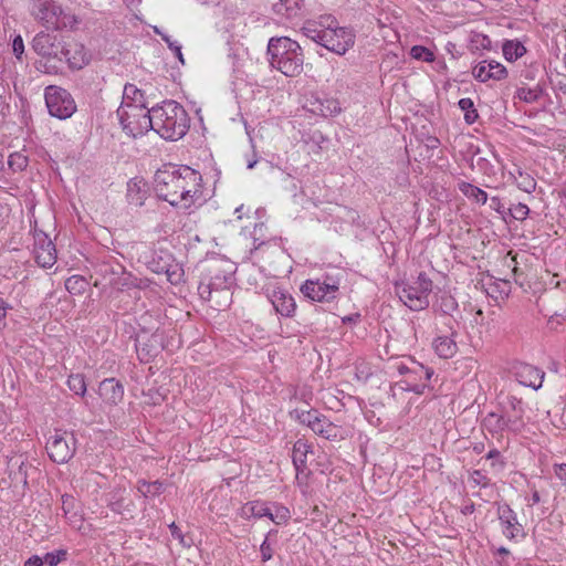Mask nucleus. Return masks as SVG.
<instances>
[{"label":"nucleus","instance_id":"obj_1","mask_svg":"<svg viewBox=\"0 0 566 566\" xmlns=\"http://www.w3.org/2000/svg\"><path fill=\"white\" fill-rule=\"evenodd\" d=\"M190 127V118L181 104L166 99L153 106V130L166 140L182 138Z\"/></svg>","mask_w":566,"mask_h":566},{"label":"nucleus","instance_id":"obj_2","mask_svg":"<svg viewBox=\"0 0 566 566\" xmlns=\"http://www.w3.org/2000/svg\"><path fill=\"white\" fill-rule=\"evenodd\" d=\"M269 61L273 69L289 77L297 76L303 71L304 55L301 45L287 38H271L268 43Z\"/></svg>","mask_w":566,"mask_h":566},{"label":"nucleus","instance_id":"obj_3","mask_svg":"<svg viewBox=\"0 0 566 566\" xmlns=\"http://www.w3.org/2000/svg\"><path fill=\"white\" fill-rule=\"evenodd\" d=\"M31 15L46 29H73L77 19L55 0H29Z\"/></svg>","mask_w":566,"mask_h":566},{"label":"nucleus","instance_id":"obj_4","mask_svg":"<svg viewBox=\"0 0 566 566\" xmlns=\"http://www.w3.org/2000/svg\"><path fill=\"white\" fill-rule=\"evenodd\" d=\"M235 264L228 260H219L211 264L208 273L198 285V294L203 301H211L212 293L226 292L234 285Z\"/></svg>","mask_w":566,"mask_h":566},{"label":"nucleus","instance_id":"obj_5","mask_svg":"<svg viewBox=\"0 0 566 566\" xmlns=\"http://www.w3.org/2000/svg\"><path fill=\"white\" fill-rule=\"evenodd\" d=\"M116 115L123 132L129 137L137 138L153 130V107L147 104L122 103Z\"/></svg>","mask_w":566,"mask_h":566},{"label":"nucleus","instance_id":"obj_6","mask_svg":"<svg viewBox=\"0 0 566 566\" xmlns=\"http://www.w3.org/2000/svg\"><path fill=\"white\" fill-rule=\"evenodd\" d=\"M509 405L515 415L502 407L500 412L491 411L483 419V426L492 434H499L506 430L517 431L523 427L524 408L522 399L509 396Z\"/></svg>","mask_w":566,"mask_h":566},{"label":"nucleus","instance_id":"obj_7","mask_svg":"<svg viewBox=\"0 0 566 566\" xmlns=\"http://www.w3.org/2000/svg\"><path fill=\"white\" fill-rule=\"evenodd\" d=\"M399 375L403 376V379L396 382L402 390L415 392L416 395H423L428 389L429 381L432 378L434 370L430 367L410 359V364L407 365L403 361H395L391 365Z\"/></svg>","mask_w":566,"mask_h":566},{"label":"nucleus","instance_id":"obj_8","mask_svg":"<svg viewBox=\"0 0 566 566\" xmlns=\"http://www.w3.org/2000/svg\"><path fill=\"white\" fill-rule=\"evenodd\" d=\"M155 192L161 200L169 202L172 207L184 208V199L181 195L180 166H168L158 169L155 174Z\"/></svg>","mask_w":566,"mask_h":566},{"label":"nucleus","instance_id":"obj_9","mask_svg":"<svg viewBox=\"0 0 566 566\" xmlns=\"http://www.w3.org/2000/svg\"><path fill=\"white\" fill-rule=\"evenodd\" d=\"M432 280L420 272L413 282L397 285V294L401 302L411 311H421L429 306V295L432 292Z\"/></svg>","mask_w":566,"mask_h":566},{"label":"nucleus","instance_id":"obj_10","mask_svg":"<svg viewBox=\"0 0 566 566\" xmlns=\"http://www.w3.org/2000/svg\"><path fill=\"white\" fill-rule=\"evenodd\" d=\"M63 44V36L44 31L36 33L32 40V49L38 55L46 59L45 62L39 61L36 63V69L40 71L44 70L46 73H52V71L55 72L57 66L49 65V62H59V55L62 53Z\"/></svg>","mask_w":566,"mask_h":566},{"label":"nucleus","instance_id":"obj_11","mask_svg":"<svg viewBox=\"0 0 566 566\" xmlns=\"http://www.w3.org/2000/svg\"><path fill=\"white\" fill-rule=\"evenodd\" d=\"M76 442L72 431L55 429L45 446L49 458L57 464L67 463L76 452Z\"/></svg>","mask_w":566,"mask_h":566},{"label":"nucleus","instance_id":"obj_12","mask_svg":"<svg viewBox=\"0 0 566 566\" xmlns=\"http://www.w3.org/2000/svg\"><path fill=\"white\" fill-rule=\"evenodd\" d=\"M44 98L50 115L59 119L70 118L76 111V104L72 94L60 86H48L44 92Z\"/></svg>","mask_w":566,"mask_h":566},{"label":"nucleus","instance_id":"obj_13","mask_svg":"<svg viewBox=\"0 0 566 566\" xmlns=\"http://www.w3.org/2000/svg\"><path fill=\"white\" fill-rule=\"evenodd\" d=\"M135 347L142 363H149L165 348V331L157 328L153 333L142 329L135 339Z\"/></svg>","mask_w":566,"mask_h":566},{"label":"nucleus","instance_id":"obj_14","mask_svg":"<svg viewBox=\"0 0 566 566\" xmlns=\"http://www.w3.org/2000/svg\"><path fill=\"white\" fill-rule=\"evenodd\" d=\"M432 310L436 314L448 317L446 325L449 327L451 336L457 335L455 327H459L463 321L458 301L449 292H439L434 295Z\"/></svg>","mask_w":566,"mask_h":566},{"label":"nucleus","instance_id":"obj_15","mask_svg":"<svg viewBox=\"0 0 566 566\" xmlns=\"http://www.w3.org/2000/svg\"><path fill=\"white\" fill-rule=\"evenodd\" d=\"M355 43V34L344 27L323 29L322 46L338 55H344Z\"/></svg>","mask_w":566,"mask_h":566},{"label":"nucleus","instance_id":"obj_16","mask_svg":"<svg viewBox=\"0 0 566 566\" xmlns=\"http://www.w3.org/2000/svg\"><path fill=\"white\" fill-rule=\"evenodd\" d=\"M33 240L32 253L35 263L40 268L51 269L57 259L55 244L44 231L38 229L33 232Z\"/></svg>","mask_w":566,"mask_h":566},{"label":"nucleus","instance_id":"obj_17","mask_svg":"<svg viewBox=\"0 0 566 566\" xmlns=\"http://www.w3.org/2000/svg\"><path fill=\"white\" fill-rule=\"evenodd\" d=\"M201 179V175L197 170L189 166H180V180L184 181L181 184V195L186 197L184 199V209H189L202 197Z\"/></svg>","mask_w":566,"mask_h":566},{"label":"nucleus","instance_id":"obj_18","mask_svg":"<svg viewBox=\"0 0 566 566\" xmlns=\"http://www.w3.org/2000/svg\"><path fill=\"white\" fill-rule=\"evenodd\" d=\"M497 518L503 527L502 533L507 539L514 541L518 536L526 537L523 525L517 520V514L507 503L497 504Z\"/></svg>","mask_w":566,"mask_h":566},{"label":"nucleus","instance_id":"obj_19","mask_svg":"<svg viewBox=\"0 0 566 566\" xmlns=\"http://www.w3.org/2000/svg\"><path fill=\"white\" fill-rule=\"evenodd\" d=\"M91 56L82 43L64 40L62 53L59 55V62L67 63L72 70H81L90 63Z\"/></svg>","mask_w":566,"mask_h":566},{"label":"nucleus","instance_id":"obj_20","mask_svg":"<svg viewBox=\"0 0 566 566\" xmlns=\"http://www.w3.org/2000/svg\"><path fill=\"white\" fill-rule=\"evenodd\" d=\"M268 300L272 304L276 315L283 318H292L296 312V302L289 291L275 287L268 293Z\"/></svg>","mask_w":566,"mask_h":566},{"label":"nucleus","instance_id":"obj_21","mask_svg":"<svg viewBox=\"0 0 566 566\" xmlns=\"http://www.w3.org/2000/svg\"><path fill=\"white\" fill-rule=\"evenodd\" d=\"M513 370L521 385L534 390H538L542 387L545 373L541 368L526 363H516L513 366Z\"/></svg>","mask_w":566,"mask_h":566},{"label":"nucleus","instance_id":"obj_22","mask_svg":"<svg viewBox=\"0 0 566 566\" xmlns=\"http://www.w3.org/2000/svg\"><path fill=\"white\" fill-rule=\"evenodd\" d=\"M272 10L280 19L300 21L305 17L304 0H277Z\"/></svg>","mask_w":566,"mask_h":566},{"label":"nucleus","instance_id":"obj_23","mask_svg":"<svg viewBox=\"0 0 566 566\" xmlns=\"http://www.w3.org/2000/svg\"><path fill=\"white\" fill-rule=\"evenodd\" d=\"M472 74L480 82L500 81L507 76V70L496 61H482L473 67Z\"/></svg>","mask_w":566,"mask_h":566},{"label":"nucleus","instance_id":"obj_24","mask_svg":"<svg viewBox=\"0 0 566 566\" xmlns=\"http://www.w3.org/2000/svg\"><path fill=\"white\" fill-rule=\"evenodd\" d=\"M98 395L108 406H117L124 399V386L115 378H106L99 382Z\"/></svg>","mask_w":566,"mask_h":566},{"label":"nucleus","instance_id":"obj_25","mask_svg":"<svg viewBox=\"0 0 566 566\" xmlns=\"http://www.w3.org/2000/svg\"><path fill=\"white\" fill-rule=\"evenodd\" d=\"M313 452L312 446L305 439H298L293 446L292 462L296 471V479L300 474L308 475L307 454Z\"/></svg>","mask_w":566,"mask_h":566},{"label":"nucleus","instance_id":"obj_26","mask_svg":"<svg viewBox=\"0 0 566 566\" xmlns=\"http://www.w3.org/2000/svg\"><path fill=\"white\" fill-rule=\"evenodd\" d=\"M300 290L306 298L313 302L328 303L338 297L336 293L329 294L328 291H325L324 285L316 280H306Z\"/></svg>","mask_w":566,"mask_h":566},{"label":"nucleus","instance_id":"obj_27","mask_svg":"<svg viewBox=\"0 0 566 566\" xmlns=\"http://www.w3.org/2000/svg\"><path fill=\"white\" fill-rule=\"evenodd\" d=\"M174 256L164 250L153 251L150 259L147 261V268L156 273L163 274L169 271V265L172 262Z\"/></svg>","mask_w":566,"mask_h":566},{"label":"nucleus","instance_id":"obj_28","mask_svg":"<svg viewBox=\"0 0 566 566\" xmlns=\"http://www.w3.org/2000/svg\"><path fill=\"white\" fill-rule=\"evenodd\" d=\"M311 430L315 434H318L331 441H335L339 438L338 427L331 422L326 416L322 417L321 420L317 421Z\"/></svg>","mask_w":566,"mask_h":566},{"label":"nucleus","instance_id":"obj_29","mask_svg":"<svg viewBox=\"0 0 566 566\" xmlns=\"http://www.w3.org/2000/svg\"><path fill=\"white\" fill-rule=\"evenodd\" d=\"M433 348L440 358H451L458 350L457 343L449 336H439L433 340Z\"/></svg>","mask_w":566,"mask_h":566},{"label":"nucleus","instance_id":"obj_30","mask_svg":"<svg viewBox=\"0 0 566 566\" xmlns=\"http://www.w3.org/2000/svg\"><path fill=\"white\" fill-rule=\"evenodd\" d=\"M544 94L543 86L538 83L534 87H517L514 98H517L521 102L526 104H533L541 99Z\"/></svg>","mask_w":566,"mask_h":566},{"label":"nucleus","instance_id":"obj_31","mask_svg":"<svg viewBox=\"0 0 566 566\" xmlns=\"http://www.w3.org/2000/svg\"><path fill=\"white\" fill-rule=\"evenodd\" d=\"M502 52L509 62H514L522 57L527 52V50L521 41L515 39L505 40L502 44Z\"/></svg>","mask_w":566,"mask_h":566},{"label":"nucleus","instance_id":"obj_32","mask_svg":"<svg viewBox=\"0 0 566 566\" xmlns=\"http://www.w3.org/2000/svg\"><path fill=\"white\" fill-rule=\"evenodd\" d=\"M147 190L135 180H129L127 184L126 199L129 205L140 207L146 199Z\"/></svg>","mask_w":566,"mask_h":566},{"label":"nucleus","instance_id":"obj_33","mask_svg":"<svg viewBox=\"0 0 566 566\" xmlns=\"http://www.w3.org/2000/svg\"><path fill=\"white\" fill-rule=\"evenodd\" d=\"M458 188L467 198L472 199L478 203L485 205L488 201V193L483 189L470 182L460 181L458 184Z\"/></svg>","mask_w":566,"mask_h":566},{"label":"nucleus","instance_id":"obj_34","mask_svg":"<svg viewBox=\"0 0 566 566\" xmlns=\"http://www.w3.org/2000/svg\"><path fill=\"white\" fill-rule=\"evenodd\" d=\"M277 531L270 530L265 535L264 541L260 545L261 560L262 563H266L272 559L274 554V544L276 543Z\"/></svg>","mask_w":566,"mask_h":566},{"label":"nucleus","instance_id":"obj_35","mask_svg":"<svg viewBox=\"0 0 566 566\" xmlns=\"http://www.w3.org/2000/svg\"><path fill=\"white\" fill-rule=\"evenodd\" d=\"M137 490L145 497L148 496H158L164 492V483L159 480L148 482L146 480H138Z\"/></svg>","mask_w":566,"mask_h":566},{"label":"nucleus","instance_id":"obj_36","mask_svg":"<svg viewBox=\"0 0 566 566\" xmlns=\"http://www.w3.org/2000/svg\"><path fill=\"white\" fill-rule=\"evenodd\" d=\"M88 286L87 280L82 275H72L65 281V289L73 295H82Z\"/></svg>","mask_w":566,"mask_h":566},{"label":"nucleus","instance_id":"obj_37","mask_svg":"<svg viewBox=\"0 0 566 566\" xmlns=\"http://www.w3.org/2000/svg\"><path fill=\"white\" fill-rule=\"evenodd\" d=\"M132 504V502L126 503V500L120 492H112L107 501V506L116 514H123L125 511H130L129 506Z\"/></svg>","mask_w":566,"mask_h":566},{"label":"nucleus","instance_id":"obj_38","mask_svg":"<svg viewBox=\"0 0 566 566\" xmlns=\"http://www.w3.org/2000/svg\"><path fill=\"white\" fill-rule=\"evenodd\" d=\"M295 417L300 423L307 426L310 429L314 427V424L321 420L324 415H322L316 409L311 410H294Z\"/></svg>","mask_w":566,"mask_h":566},{"label":"nucleus","instance_id":"obj_39","mask_svg":"<svg viewBox=\"0 0 566 566\" xmlns=\"http://www.w3.org/2000/svg\"><path fill=\"white\" fill-rule=\"evenodd\" d=\"M129 104H146L144 92L134 84H126L123 92V102Z\"/></svg>","mask_w":566,"mask_h":566},{"label":"nucleus","instance_id":"obj_40","mask_svg":"<svg viewBox=\"0 0 566 566\" xmlns=\"http://www.w3.org/2000/svg\"><path fill=\"white\" fill-rule=\"evenodd\" d=\"M461 111L464 112V120L467 124L472 125L479 118V113L474 107V103L471 98L464 97L458 102Z\"/></svg>","mask_w":566,"mask_h":566},{"label":"nucleus","instance_id":"obj_41","mask_svg":"<svg viewBox=\"0 0 566 566\" xmlns=\"http://www.w3.org/2000/svg\"><path fill=\"white\" fill-rule=\"evenodd\" d=\"M67 387L75 395L84 396L86 394V382L83 374H72L67 378Z\"/></svg>","mask_w":566,"mask_h":566},{"label":"nucleus","instance_id":"obj_42","mask_svg":"<svg viewBox=\"0 0 566 566\" xmlns=\"http://www.w3.org/2000/svg\"><path fill=\"white\" fill-rule=\"evenodd\" d=\"M29 164L28 157L21 151H14L10 154L8 158V166L12 170V172L23 171Z\"/></svg>","mask_w":566,"mask_h":566},{"label":"nucleus","instance_id":"obj_43","mask_svg":"<svg viewBox=\"0 0 566 566\" xmlns=\"http://www.w3.org/2000/svg\"><path fill=\"white\" fill-rule=\"evenodd\" d=\"M291 518L290 510L281 504L274 503L271 507L270 520L276 525L286 523Z\"/></svg>","mask_w":566,"mask_h":566},{"label":"nucleus","instance_id":"obj_44","mask_svg":"<svg viewBox=\"0 0 566 566\" xmlns=\"http://www.w3.org/2000/svg\"><path fill=\"white\" fill-rule=\"evenodd\" d=\"M409 55L415 60L428 63L434 61V53L423 45H413L409 51Z\"/></svg>","mask_w":566,"mask_h":566},{"label":"nucleus","instance_id":"obj_45","mask_svg":"<svg viewBox=\"0 0 566 566\" xmlns=\"http://www.w3.org/2000/svg\"><path fill=\"white\" fill-rule=\"evenodd\" d=\"M62 511L65 517L73 518L78 515L76 506V500L70 494H63L62 497Z\"/></svg>","mask_w":566,"mask_h":566},{"label":"nucleus","instance_id":"obj_46","mask_svg":"<svg viewBox=\"0 0 566 566\" xmlns=\"http://www.w3.org/2000/svg\"><path fill=\"white\" fill-rule=\"evenodd\" d=\"M316 281L324 285L325 291H328V293H336L338 295L339 293V283L340 280L332 274H323L322 276L317 277Z\"/></svg>","mask_w":566,"mask_h":566},{"label":"nucleus","instance_id":"obj_47","mask_svg":"<svg viewBox=\"0 0 566 566\" xmlns=\"http://www.w3.org/2000/svg\"><path fill=\"white\" fill-rule=\"evenodd\" d=\"M163 274H166L167 280L171 284L178 285L179 283H181L184 281L185 272H184L181 265L176 263L175 259H174L172 262L169 265V271L168 272H164Z\"/></svg>","mask_w":566,"mask_h":566},{"label":"nucleus","instance_id":"obj_48","mask_svg":"<svg viewBox=\"0 0 566 566\" xmlns=\"http://www.w3.org/2000/svg\"><path fill=\"white\" fill-rule=\"evenodd\" d=\"M67 555H69V553L64 548L56 549V551H53V552H49L42 558L43 559V564L45 563L49 566H56L61 562L66 560Z\"/></svg>","mask_w":566,"mask_h":566},{"label":"nucleus","instance_id":"obj_49","mask_svg":"<svg viewBox=\"0 0 566 566\" xmlns=\"http://www.w3.org/2000/svg\"><path fill=\"white\" fill-rule=\"evenodd\" d=\"M509 213L513 219L523 221L530 214V208L525 203L518 202L509 208Z\"/></svg>","mask_w":566,"mask_h":566},{"label":"nucleus","instance_id":"obj_50","mask_svg":"<svg viewBox=\"0 0 566 566\" xmlns=\"http://www.w3.org/2000/svg\"><path fill=\"white\" fill-rule=\"evenodd\" d=\"M250 512L254 517H269L271 515V507L260 502L250 503Z\"/></svg>","mask_w":566,"mask_h":566},{"label":"nucleus","instance_id":"obj_51","mask_svg":"<svg viewBox=\"0 0 566 566\" xmlns=\"http://www.w3.org/2000/svg\"><path fill=\"white\" fill-rule=\"evenodd\" d=\"M163 41L174 52V54L178 59V61L182 65H185V59H184V55L181 52V44H179L177 41L172 40L171 36L168 34H163Z\"/></svg>","mask_w":566,"mask_h":566},{"label":"nucleus","instance_id":"obj_52","mask_svg":"<svg viewBox=\"0 0 566 566\" xmlns=\"http://www.w3.org/2000/svg\"><path fill=\"white\" fill-rule=\"evenodd\" d=\"M520 177L522 180L518 182V188L527 193H531L536 188V181L533 177H531L528 174H523L520 171Z\"/></svg>","mask_w":566,"mask_h":566},{"label":"nucleus","instance_id":"obj_53","mask_svg":"<svg viewBox=\"0 0 566 566\" xmlns=\"http://www.w3.org/2000/svg\"><path fill=\"white\" fill-rule=\"evenodd\" d=\"M146 284L142 279H137L133 276L132 274H127V276L122 279L120 282V290L129 289V287H136V289H143Z\"/></svg>","mask_w":566,"mask_h":566},{"label":"nucleus","instance_id":"obj_54","mask_svg":"<svg viewBox=\"0 0 566 566\" xmlns=\"http://www.w3.org/2000/svg\"><path fill=\"white\" fill-rule=\"evenodd\" d=\"M470 481L481 488H488L490 485V479L481 470H473L470 475Z\"/></svg>","mask_w":566,"mask_h":566},{"label":"nucleus","instance_id":"obj_55","mask_svg":"<svg viewBox=\"0 0 566 566\" xmlns=\"http://www.w3.org/2000/svg\"><path fill=\"white\" fill-rule=\"evenodd\" d=\"M304 31H305V35L308 39H311L314 42H316L317 44L322 45V43H323V29L318 30V29H315V28L306 27V28H304Z\"/></svg>","mask_w":566,"mask_h":566},{"label":"nucleus","instance_id":"obj_56","mask_svg":"<svg viewBox=\"0 0 566 566\" xmlns=\"http://www.w3.org/2000/svg\"><path fill=\"white\" fill-rule=\"evenodd\" d=\"M12 51H13V54L15 55V57L21 61L22 60V54L24 52V43H23V39L21 35H17L14 39H13V42H12Z\"/></svg>","mask_w":566,"mask_h":566},{"label":"nucleus","instance_id":"obj_57","mask_svg":"<svg viewBox=\"0 0 566 566\" xmlns=\"http://www.w3.org/2000/svg\"><path fill=\"white\" fill-rule=\"evenodd\" d=\"M488 460H492L491 465L494 468L497 463L500 467H504L505 462L501 459V452L497 449H492L485 455Z\"/></svg>","mask_w":566,"mask_h":566},{"label":"nucleus","instance_id":"obj_58","mask_svg":"<svg viewBox=\"0 0 566 566\" xmlns=\"http://www.w3.org/2000/svg\"><path fill=\"white\" fill-rule=\"evenodd\" d=\"M554 473L559 480L566 482V463L554 464Z\"/></svg>","mask_w":566,"mask_h":566},{"label":"nucleus","instance_id":"obj_59","mask_svg":"<svg viewBox=\"0 0 566 566\" xmlns=\"http://www.w3.org/2000/svg\"><path fill=\"white\" fill-rule=\"evenodd\" d=\"M491 208L497 211L499 213H505V208L499 197L491 198Z\"/></svg>","mask_w":566,"mask_h":566},{"label":"nucleus","instance_id":"obj_60","mask_svg":"<svg viewBox=\"0 0 566 566\" xmlns=\"http://www.w3.org/2000/svg\"><path fill=\"white\" fill-rule=\"evenodd\" d=\"M12 306L6 302L3 298L0 297V323H2V321L4 319L6 315H7V311L8 310H11Z\"/></svg>","mask_w":566,"mask_h":566},{"label":"nucleus","instance_id":"obj_61","mask_svg":"<svg viewBox=\"0 0 566 566\" xmlns=\"http://www.w3.org/2000/svg\"><path fill=\"white\" fill-rule=\"evenodd\" d=\"M42 565H43V559L38 555H33V556L29 557L24 563V566H42Z\"/></svg>","mask_w":566,"mask_h":566},{"label":"nucleus","instance_id":"obj_62","mask_svg":"<svg viewBox=\"0 0 566 566\" xmlns=\"http://www.w3.org/2000/svg\"><path fill=\"white\" fill-rule=\"evenodd\" d=\"M169 530H170L171 536H172L174 538H178V539L182 541L184 535H182V533H181L180 528L176 525V523H175V522H172V523L169 525Z\"/></svg>","mask_w":566,"mask_h":566},{"label":"nucleus","instance_id":"obj_63","mask_svg":"<svg viewBox=\"0 0 566 566\" xmlns=\"http://www.w3.org/2000/svg\"><path fill=\"white\" fill-rule=\"evenodd\" d=\"M343 323L344 324H356L360 321V314L359 313H353L350 315H347L345 317H343Z\"/></svg>","mask_w":566,"mask_h":566},{"label":"nucleus","instance_id":"obj_64","mask_svg":"<svg viewBox=\"0 0 566 566\" xmlns=\"http://www.w3.org/2000/svg\"><path fill=\"white\" fill-rule=\"evenodd\" d=\"M19 478L22 480L24 485L28 484L27 471L23 468V463L20 464L19 470H18V472L14 473V478L13 479L18 480Z\"/></svg>","mask_w":566,"mask_h":566}]
</instances>
